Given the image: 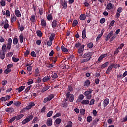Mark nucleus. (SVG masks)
<instances>
[{
	"label": "nucleus",
	"instance_id": "1",
	"mask_svg": "<svg viewBox=\"0 0 127 127\" xmlns=\"http://www.w3.org/2000/svg\"><path fill=\"white\" fill-rule=\"evenodd\" d=\"M94 52H89L85 53L82 55V58H84L81 60V63H84L90 61L92 59V56L94 54Z\"/></svg>",
	"mask_w": 127,
	"mask_h": 127
},
{
	"label": "nucleus",
	"instance_id": "2",
	"mask_svg": "<svg viewBox=\"0 0 127 127\" xmlns=\"http://www.w3.org/2000/svg\"><path fill=\"white\" fill-rule=\"evenodd\" d=\"M33 119V115H31L26 117V118L22 122V125H25V124H27L29 122H30L31 120Z\"/></svg>",
	"mask_w": 127,
	"mask_h": 127
},
{
	"label": "nucleus",
	"instance_id": "3",
	"mask_svg": "<svg viewBox=\"0 0 127 127\" xmlns=\"http://www.w3.org/2000/svg\"><path fill=\"white\" fill-rule=\"evenodd\" d=\"M66 99L70 102H74V95L70 94V92H68L66 93Z\"/></svg>",
	"mask_w": 127,
	"mask_h": 127
},
{
	"label": "nucleus",
	"instance_id": "4",
	"mask_svg": "<svg viewBox=\"0 0 127 127\" xmlns=\"http://www.w3.org/2000/svg\"><path fill=\"white\" fill-rule=\"evenodd\" d=\"M84 47H85V45H82L78 49V53L80 56H82L83 55V52H84Z\"/></svg>",
	"mask_w": 127,
	"mask_h": 127
},
{
	"label": "nucleus",
	"instance_id": "5",
	"mask_svg": "<svg viewBox=\"0 0 127 127\" xmlns=\"http://www.w3.org/2000/svg\"><path fill=\"white\" fill-rule=\"evenodd\" d=\"M11 44H12V39L9 38L8 39V43L7 44V48L8 50L11 49Z\"/></svg>",
	"mask_w": 127,
	"mask_h": 127
},
{
	"label": "nucleus",
	"instance_id": "6",
	"mask_svg": "<svg viewBox=\"0 0 127 127\" xmlns=\"http://www.w3.org/2000/svg\"><path fill=\"white\" fill-rule=\"evenodd\" d=\"M35 106V104L33 102H31L29 103V105L25 107L26 111H28L30 110L32 107H34Z\"/></svg>",
	"mask_w": 127,
	"mask_h": 127
},
{
	"label": "nucleus",
	"instance_id": "7",
	"mask_svg": "<svg viewBox=\"0 0 127 127\" xmlns=\"http://www.w3.org/2000/svg\"><path fill=\"white\" fill-rule=\"evenodd\" d=\"M113 68H114V64L110 65L107 68L106 71V74L109 75L110 73H111V71L113 70Z\"/></svg>",
	"mask_w": 127,
	"mask_h": 127
},
{
	"label": "nucleus",
	"instance_id": "8",
	"mask_svg": "<svg viewBox=\"0 0 127 127\" xmlns=\"http://www.w3.org/2000/svg\"><path fill=\"white\" fill-rule=\"evenodd\" d=\"M107 56H108L107 53L104 54L100 55L99 56V57L98 58V61L99 62H102V60H103V59H104V58H105V57H107Z\"/></svg>",
	"mask_w": 127,
	"mask_h": 127
},
{
	"label": "nucleus",
	"instance_id": "9",
	"mask_svg": "<svg viewBox=\"0 0 127 127\" xmlns=\"http://www.w3.org/2000/svg\"><path fill=\"white\" fill-rule=\"evenodd\" d=\"M114 33V31H111L110 32V33L107 35V36L105 38V41H108L112 36H113V34Z\"/></svg>",
	"mask_w": 127,
	"mask_h": 127
},
{
	"label": "nucleus",
	"instance_id": "10",
	"mask_svg": "<svg viewBox=\"0 0 127 127\" xmlns=\"http://www.w3.org/2000/svg\"><path fill=\"white\" fill-rule=\"evenodd\" d=\"M0 58L2 60L5 58V52L0 51Z\"/></svg>",
	"mask_w": 127,
	"mask_h": 127
},
{
	"label": "nucleus",
	"instance_id": "11",
	"mask_svg": "<svg viewBox=\"0 0 127 127\" xmlns=\"http://www.w3.org/2000/svg\"><path fill=\"white\" fill-rule=\"evenodd\" d=\"M62 107H63V108H67V107H68V103H67V99H64V101H62Z\"/></svg>",
	"mask_w": 127,
	"mask_h": 127
},
{
	"label": "nucleus",
	"instance_id": "12",
	"mask_svg": "<svg viewBox=\"0 0 127 127\" xmlns=\"http://www.w3.org/2000/svg\"><path fill=\"white\" fill-rule=\"evenodd\" d=\"M46 124L48 126V127H51V126H52V118H49L47 119Z\"/></svg>",
	"mask_w": 127,
	"mask_h": 127
},
{
	"label": "nucleus",
	"instance_id": "13",
	"mask_svg": "<svg viewBox=\"0 0 127 127\" xmlns=\"http://www.w3.org/2000/svg\"><path fill=\"white\" fill-rule=\"evenodd\" d=\"M109 64V62H106L104 64L101 65L100 67L102 69H105V68L108 67Z\"/></svg>",
	"mask_w": 127,
	"mask_h": 127
},
{
	"label": "nucleus",
	"instance_id": "14",
	"mask_svg": "<svg viewBox=\"0 0 127 127\" xmlns=\"http://www.w3.org/2000/svg\"><path fill=\"white\" fill-rule=\"evenodd\" d=\"M10 96H7L6 97L1 98L0 100L2 101V102H5V101H7V100H10Z\"/></svg>",
	"mask_w": 127,
	"mask_h": 127
},
{
	"label": "nucleus",
	"instance_id": "15",
	"mask_svg": "<svg viewBox=\"0 0 127 127\" xmlns=\"http://www.w3.org/2000/svg\"><path fill=\"white\" fill-rule=\"evenodd\" d=\"M15 14L17 17H21V13L19 10L16 9L15 10Z\"/></svg>",
	"mask_w": 127,
	"mask_h": 127
},
{
	"label": "nucleus",
	"instance_id": "16",
	"mask_svg": "<svg viewBox=\"0 0 127 127\" xmlns=\"http://www.w3.org/2000/svg\"><path fill=\"white\" fill-rule=\"evenodd\" d=\"M50 75H47V76H45L43 78V82H44V83L46 82H48V81H49V80H50Z\"/></svg>",
	"mask_w": 127,
	"mask_h": 127
},
{
	"label": "nucleus",
	"instance_id": "17",
	"mask_svg": "<svg viewBox=\"0 0 127 127\" xmlns=\"http://www.w3.org/2000/svg\"><path fill=\"white\" fill-rule=\"evenodd\" d=\"M9 24H8V20L6 19L5 20V24L4 25V28L6 29L7 28H9Z\"/></svg>",
	"mask_w": 127,
	"mask_h": 127
},
{
	"label": "nucleus",
	"instance_id": "18",
	"mask_svg": "<svg viewBox=\"0 0 127 127\" xmlns=\"http://www.w3.org/2000/svg\"><path fill=\"white\" fill-rule=\"evenodd\" d=\"M113 7V4L111 3H109L106 6V9L107 10H111Z\"/></svg>",
	"mask_w": 127,
	"mask_h": 127
},
{
	"label": "nucleus",
	"instance_id": "19",
	"mask_svg": "<svg viewBox=\"0 0 127 127\" xmlns=\"http://www.w3.org/2000/svg\"><path fill=\"white\" fill-rule=\"evenodd\" d=\"M81 104L82 105H89L90 104V101L89 100H83L81 102Z\"/></svg>",
	"mask_w": 127,
	"mask_h": 127
},
{
	"label": "nucleus",
	"instance_id": "20",
	"mask_svg": "<svg viewBox=\"0 0 127 127\" xmlns=\"http://www.w3.org/2000/svg\"><path fill=\"white\" fill-rule=\"evenodd\" d=\"M67 4H68V1H64V3H62V6L63 7V8H64V9H66L67 7Z\"/></svg>",
	"mask_w": 127,
	"mask_h": 127
},
{
	"label": "nucleus",
	"instance_id": "21",
	"mask_svg": "<svg viewBox=\"0 0 127 127\" xmlns=\"http://www.w3.org/2000/svg\"><path fill=\"white\" fill-rule=\"evenodd\" d=\"M109 103H110V100L108 98L105 99L103 102L104 107H107L109 105Z\"/></svg>",
	"mask_w": 127,
	"mask_h": 127
},
{
	"label": "nucleus",
	"instance_id": "22",
	"mask_svg": "<svg viewBox=\"0 0 127 127\" xmlns=\"http://www.w3.org/2000/svg\"><path fill=\"white\" fill-rule=\"evenodd\" d=\"M17 19V18L16 17V16H15V15L14 14L11 16V22H15V21H16Z\"/></svg>",
	"mask_w": 127,
	"mask_h": 127
},
{
	"label": "nucleus",
	"instance_id": "23",
	"mask_svg": "<svg viewBox=\"0 0 127 127\" xmlns=\"http://www.w3.org/2000/svg\"><path fill=\"white\" fill-rule=\"evenodd\" d=\"M90 84L91 82H90V80L89 79H87L84 83V87H89Z\"/></svg>",
	"mask_w": 127,
	"mask_h": 127
},
{
	"label": "nucleus",
	"instance_id": "24",
	"mask_svg": "<svg viewBox=\"0 0 127 127\" xmlns=\"http://www.w3.org/2000/svg\"><path fill=\"white\" fill-rule=\"evenodd\" d=\"M61 49L63 52H65V53L68 51V49H67V48H65V47H64L63 45L61 46Z\"/></svg>",
	"mask_w": 127,
	"mask_h": 127
},
{
	"label": "nucleus",
	"instance_id": "25",
	"mask_svg": "<svg viewBox=\"0 0 127 127\" xmlns=\"http://www.w3.org/2000/svg\"><path fill=\"white\" fill-rule=\"evenodd\" d=\"M57 25V21H56V20H54L52 23V27H53V28H55Z\"/></svg>",
	"mask_w": 127,
	"mask_h": 127
},
{
	"label": "nucleus",
	"instance_id": "26",
	"mask_svg": "<svg viewBox=\"0 0 127 127\" xmlns=\"http://www.w3.org/2000/svg\"><path fill=\"white\" fill-rule=\"evenodd\" d=\"M39 73H40L39 69L38 68H36L35 70V74H34L35 77L39 76Z\"/></svg>",
	"mask_w": 127,
	"mask_h": 127
},
{
	"label": "nucleus",
	"instance_id": "27",
	"mask_svg": "<svg viewBox=\"0 0 127 127\" xmlns=\"http://www.w3.org/2000/svg\"><path fill=\"white\" fill-rule=\"evenodd\" d=\"M24 89H25V86H21L19 88H17L16 90H18V93H20L21 92H22V91H23Z\"/></svg>",
	"mask_w": 127,
	"mask_h": 127
},
{
	"label": "nucleus",
	"instance_id": "28",
	"mask_svg": "<svg viewBox=\"0 0 127 127\" xmlns=\"http://www.w3.org/2000/svg\"><path fill=\"white\" fill-rule=\"evenodd\" d=\"M93 92V90H89V91H86L84 93V96H89V95H91Z\"/></svg>",
	"mask_w": 127,
	"mask_h": 127
},
{
	"label": "nucleus",
	"instance_id": "29",
	"mask_svg": "<svg viewBox=\"0 0 127 127\" xmlns=\"http://www.w3.org/2000/svg\"><path fill=\"white\" fill-rule=\"evenodd\" d=\"M84 100V95L80 94L78 96V99H77V101L80 102V101H82Z\"/></svg>",
	"mask_w": 127,
	"mask_h": 127
},
{
	"label": "nucleus",
	"instance_id": "30",
	"mask_svg": "<svg viewBox=\"0 0 127 127\" xmlns=\"http://www.w3.org/2000/svg\"><path fill=\"white\" fill-rule=\"evenodd\" d=\"M55 37V34L52 33L49 37V40L51 41H53L54 40V38Z\"/></svg>",
	"mask_w": 127,
	"mask_h": 127
},
{
	"label": "nucleus",
	"instance_id": "31",
	"mask_svg": "<svg viewBox=\"0 0 127 127\" xmlns=\"http://www.w3.org/2000/svg\"><path fill=\"white\" fill-rule=\"evenodd\" d=\"M24 116V115L23 114H20L19 115H17V116H15L16 120L18 121L19 120H20V119H22Z\"/></svg>",
	"mask_w": 127,
	"mask_h": 127
},
{
	"label": "nucleus",
	"instance_id": "32",
	"mask_svg": "<svg viewBox=\"0 0 127 127\" xmlns=\"http://www.w3.org/2000/svg\"><path fill=\"white\" fill-rule=\"evenodd\" d=\"M82 37L83 39H85V38H86V28H84L83 30L82 31Z\"/></svg>",
	"mask_w": 127,
	"mask_h": 127
},
{
	"label": "nucleus",
	"instance_id": "33",
	"mask_svg": "<svg viewBox=\"0 0 127 127\" xmlns=\"http://www.w3.org/2000/svg\"><path fill=\"white\" fill-rule=\"evenodd\" d=\"M41 24L43 27H45L46 26V22L44 19H42L41 21Z\"/></svg>",
	"mask_w": 127,
	"mask_h": 127
},
{
	"label": "nucleus",
	"instance_id": "34",
	"mask_svg": "<svg viewBox=\"0 0 127 127\" xmlns=\"http://www.w3.org/2000/svg\"><path fill=\"white\" fill-rule=\"evenodd\" d=\"M6 48V45L5 44H3L2 47V50H1L0 51H4V52H5L7 50Z\"/></svg>",
	"mask_w": 127,
	"mask_h": 127
},
{
	"label": "nucleus",
	"instance_id": "35",
	"mask_svg": "<svg viewBox=\"0 0 127 127\" xmlns=\"http://www.w3.org/2000/svg\"><path fill=\"white\" fill-rule=\"evenodd\" d=\"M6 112H10V113H13L14 112V109L12 107L7 108L6 109Z\"/></svg>",
	"mask_w": 127,
	"mask_h": 127
},
{
	"label": "nucleus",
	"instance_id": "36",
	"mask_svg": "<svg viewBox=\"0 0 127 127\" xmlns=\"http://www.w3.org/2000/svg\"><path fill=\"white\" fill-rule=\"evenodd\" d=\"M93 121V117L91 116H89L87 117V121L88 123H91Z\"/></svg>",
	"mask_w": 127,
	"mask_h": 127
},
{
	"label": "nucleus",
	"instance_id": "37",
	"mask_svg": "<svg viewBox=\"0 0 127 127\" xmlns=\"http://www.w3.org/2000/svg\"><path fill=\"white\" fill-rule=\"evenodd\" d=\"M73 126V122L72 121H69L68 122V124L65 126V127H72Z\"/></svg>",
	"mask_w": 127,
	"mask_h": 127
},
{
	"label": "nucleus",
	"instance_id": "38",
	"mask_svg": "<svg viewBox=\"0 0 127 127\" xmlns=\"http://www.w3.org/2000/svg\"><path fill=\"white\" fill-rule=\"evenodd\" d=\"M36 33L37 36H39V37H41L42 36V32L41 31L38 30L36 31Z\"/></svg>",
	"mask_w": 127,
	"mask_h": 127
},
{
	"label": "nucleus",
	"instance_id": "39",
	"mask_svg": "<svg viewBox=\"0 0 127 127\" xmlns=\"http://www.w3.org/2000/svg\"><path fill=\"white\" fill-rule=\"evenodd\" d=\"M30 20L31 21V22H35V21H36V20L35 19V15H33L30 18Z\"/></svg>",
	"mask_w": 127,
	"mask_h": 127
},
{
	"label": "nucleus",
	"instance_id": "40",
	"mask_svg": "<svg viewBox=\"0 0 127 127\" xmlns=\"http://www.w3.org/2000/svg\"><path fill=\"white\" fill-rule=\"evenodd\" d=\"M79 18L80 20H85V19H86V15H85V14H81Z\"/></svg>",
	"mask_w": 127,
	"mask_h": 127
},
{
	"label": "nucleus",
	"instance_id": "41",
	"mask_svg": "<svg viewBox=\"0 0 127 127\" xmlns=\"http://www.w3.org/2000/svg\"><path fill=\"white\" fill-rule=\"evenodd\" d=\"M10 72H11V69L7 68L4 70V73L5 74H9Z\"/></svg>",
	"mask_w": 127,
	"mask_h": 127
},
{
	"label": "nucleus",
	"instance_id": "42",
	"mask_svg": "<svg viewBox=\"0 0 127 127\" xmlns=\"http://www.w3.org/2000/svg\"><path fill=\"white\" fill-rule=\"evenodd\" d=\"M78 25V21L77 20H74L72 23V26L75 27V26H77Z\"/></svg>",
	"mask_w": 127,
	"mask_h": 127
},
{
	"label": "nucleus",
	"instance_id": "43",
	"mask_svg": "<svg viewBox=\"0 0 127 127\" xmlns=\"http://www.w3.org/2000/svg\"><path fill=\"white\" fill-rule=\"evenodd\" d=\"M61 116V113L58 112L57 113L55 116L53 117V119H55L56 118H57V117H60Z\"/></svg>",
	"mask_w": 127,
	"mask_h": 127
},
{
	"label": "nucleus",
	"instance_id": "44",
	"mask_svg": "<svg viewBox=\"0 0 127 127\" xmlns=\"http://www.w3.org/2000/svg\"><path fill=\"white\" fill-rule=\"evenodd\" d=\"M55 123L57 125H59L60 123H61V119L60 118H57L55 120Z\"/></svg>",
	"mask_w": 127,
	"mask_h": 127
},
{
	"label": "nucleus",
	"instance_id": "45",
	"mask_svg": "<svg viewBox=\"0 0 127 127\" xmlns=\"http://www.w3.org/2000/svg\"><path fill=\"white\" fill-rule=\"evenodd\" d=\"M93 47L94 44H93L92 42H90L87 44V47H88V48H93Z\"/></svg>",
	"mask_w": 127,
	"mask_h": 127
},
{
	"label": "nucleus",
	"instance_id": "46",
	"mask_svg": "<svg viewBox=\"0 0 127 127\" xmlns=\"http://www.w3.org/2000/svg\"><path fill=\"white\" fill-rule=\"evenodd\" d=\"M17 43H18V39L17 38H14L13 39V44H14V45H16Z\"/></svg>",
	"mask_w": 127,
	"mask_h": 127
},
{
	"label": "nucleus",
	"instance_id": "47",
	"mask_svg": "<svg viewBox=\"0 0 127 127\" xmlns=\"http://www.w3.org/2000/svg\"><path fill=\"white\" fill-rule=\"evenodd\" d=\"M51 78H52V79H57L58 76L57 75V74L54 73L51 75Z\"/></svg>",
	"mask_w": 127,
	"mask_h": 127
},
{
	"label": "nucleus",
	"instance_id": "48",
	"mask_svg": "<svg viewBox=\"0 0 127 127\" xmlns=\"http://www.w3.org/2000/svg\"><path fill=\"white\" fill-rule=\"evenodd\" d=\"M14 105H15V106H16L17 107H19V106H20V102L19 101H14L13 103Z\"/></svg>",
	"mask_w": 127,
	"mask_h": 127
},
{
	"label": "nucleus",
	"instance_id": "49",
	"mask_svg": "<svg viewBox=\"0 0 127 127\" xmlns=\"http://www.w3.org/2000/svg\"><path fill=\"white\" fill-rule=\"evenodd\" d=\"M111 65H113V67L115 68V69H117V68H120L121 67L120 64H112Z\"/></svg>",
	"mask_w": 127,
	"mask_h": 127
},
{
	"label": "nucleus",
	"instance_id": "50",
	"mask_svg": "<svg viewBox=\"0 0 127 127\" xmlns=\"http://www.w3.org/2000/svg\"><path fill=\"white\" fill-rule=\"evenodd\" d=\"M52 114H53V111H50L47 115V117L48 118H49V117H51L52 116Z\"/></svg>",
	"mask_w": 127,
	"mask_h": 127
},
{
	"label": "nucleus",
	"instance_id": "51",
	"mask_svg": "<svg viewBox=\"0 0 127 127\" xmlns=\"http://www.w3.org/2000/svg\"><path fill=\"white\" fill-rule=\"evenodd\" d=\"M119 16H121V14H120V13L117 12L115 15V18H116L117 21H119Z\"/></svg>",
	"mask_w": 127,
	"mask_h": 127
},
{
	"label": "nucleus",
	"instance_id": "52",
	"mask_svg": "<svg viewBox=\"0 0 127 127\" xmlns=\"http://www.w3.org/2000/svg\"><path fill=\"white\" fill-rule=\"evenodd\" d=\"M20 42L22 43L23 42V35L22 34L20 35L19 36Z\"/></svg>",
	"mask_w": 127,
	"mask_h": 127
},
{
	"label": "nucleus",
	"instance_id": "53",
	"mask_svg": "<svg viewBox=\"0 0 127 127\" xmlns=\"http://www.w3.org/2000/svg\"><path fill=\"white\" fill-rule=\"evenodd\" d=\"M54 98V95H53V94H50L48 97V98L49 99V101H51V100H52V99H53Z\"/></svg>",
	"mask_w": 127,
	"mask_h": 127
},
{
	"label": "nucleus",
	"instance_id": "54",
	"mask_svg": "<svg viewBox=\"0 0 127 127\" xmlns=\"http://www.w3.org/2000/svg\"><path fill=\"white\" fill-rule=\"evenodd\" d=\"M12 60L14 62H18V61H19V58H16L15 57H13L12 58Z\"/></svg>",
	"mask_w": 127,
	"mask_h": 127
},
{
	"label": "nucleus",
	"instance_id": "55",
	"mask_svg": "<svg viewBox=\"0 0 127 127\" xmlns=\"http://www.w3.org/2000/svg\"><path fill=\"white\" fill-rule=\"evenodd\" d=\"M47 45L48 46H51L52 45V41H51L50 40L48 41L47 42Z\"/></svg>",
	"mask_w": 127,
	"mask_h": 127
},
{
	"label": "nucleus",
	"instance_id": "56",
	"mask_svg": "<svg viewBox=\"0 0 127 127\" xmlns=\"http://www.w3.org/2000/svg\"><path fill=\"white\" fill-rule=\"evenodd\" d=\"M15 119H16V117L15 116L12 117V118L8 121V123H12V122H14V121H15Z\"/></svg>",
	"mask_w": 127,
	"mask_h": 127
},
{
	"label": "nucleus",
	"instance_id": "57",
	"mask_svg": "<svg viewBox=\"0 0 127 127\" xmlns=\"http://www.w3.org/2000/svg\"><path fill=\"white\" fill-rule=\"evenodd\" d=\"M48 89H49V86H46L45 88H43L42 90V93H43V92H45L46 91H47V90H48Z\"/></svg>",
	"mask_w": 127,
	"mask_h": 127
},
{
	"label": "nucleus",
	"instance_id": "58",
	"mask_svg": "<svg viewBox=\"0 0 127 127\" xmlns=\"http://www.w3.org/2000/svg\"><path fill=\"white\" fill-rule=\"evenodd\" d=\"M106 22V19L105 18H102L100 20V23L103 24V23H105Z\"/></svg>",
	"mask_w": 127,
	"mask_h": 127
},
{
	"label": "nucleus",
	"instance_id": "59",
	"mask_svg": "<svg viewBox=\"0 0 127 127\" xmlns=\"http://www.w3.org/2000/svg\"><path fill=\"white\" fill-rule=\"evenodd\" d=\"M0 4H1V6H5V5H6L5 1L1 0L0 1Z\"/></svg>",
	"mask_w": 127,
	"mask_h": 127
},
{
	"label": "nucleus",
	"instance_id": "60",
	"mask_svg": "<svg viewBox=\"0 0 127 127\" xmlns=\"http://www.w3.org/2000/svg\"><path fill=\"white\" fill-rule=\"evenodd\" d=\"M75 47H76V48H79V47H81V43L80 42H77L75 44Z\"/></svg>",
	"mask_w": 127,
	"mask_h": 127
},
{
	"label": "nucleus",
	"instance_id": "61",
	"mask_svg": "<svg viewBox=\"0 0 127 127\" xmlns=\"http://www.w3.org/2000/svg\"><path fill=\"white\" fill-rule=\"evenodd\" d=\"M27 70L28 72H31L32 71V66H28L27 67Z\"/></svg>",
	"mask_w": 127,
	"mask_h": 127
},
{
	"label": "nucleus",
	"instance_id": "62",
	"mask_svg": "<svg viewBox=\"0 0 127 127\" xmlns=\"http://www.w3.org/2000/svg\"><path fill=\"white\" fill-rule=\"evenodd\" d=\"M53 17L51 14H49L47 16V19L48 20H52Z\"/></svg>",
	"mask_w": 127,
	"mask_h": 127
},
{
	"label": "nucleus",
	"instance_id": "63",
	"mask_svg": "<svg viewBox=\"0 0 127 127\" xmlns=\"http://www.w3.org/2000/svg\"><path fill=\"white\" fill-rule=\"evenodd\" d=\"M80 113L81 115H82V116H84L85 115V109H81L80 110Z\"/></svg>",
	"mask_w": 127,
	"mask_h": 127
},
{
	"label": "nucleus",
	"instance_id": "64",
	"mask_svg": "<svg viewBox=\"0 0 127 127\" xmlns=\"http://www.w3.org/2000/svg\"><path fill=\"white\" fill-rule=\"evenodd\" d=\"M31 56H32V57H36V54L35 53V52L34 51L31 52Z\"/></svg>",
	"mask_w": 127,
	"mask_h": 127
}]
</instances>
